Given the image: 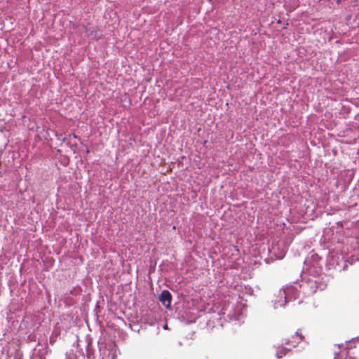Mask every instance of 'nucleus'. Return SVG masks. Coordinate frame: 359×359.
Here are the masks:
<instances>
[{"label":"nucleus","instance_id":"nucleus-1","mask_svg":"<svg viewBox=\"0 0 359 359\" xmlns=\"http://www.w3.org/2000/svg\"><path fill=\"white\" fill-rule=\"evenodd\" d=\"M171 294L168 290H163L159 296V301L166 308H169L171 303Z\"/></svg>","mask_w":359,"mask_h":359},{"label":"nucleus","instance_id":"nucleus-2","mask_svg":"<svg viewBox=\"0 0 359 359\" xmlns=\"http://www.w3.org/2000/svg\"><path fill=\"white\" fill-rule=\"evenodd\" d=\"M164 329H165V330L168 329V328L167 325H165L164 326Z\"/></svg>","mask_w":359,"mask_h":359}]
</instances>
